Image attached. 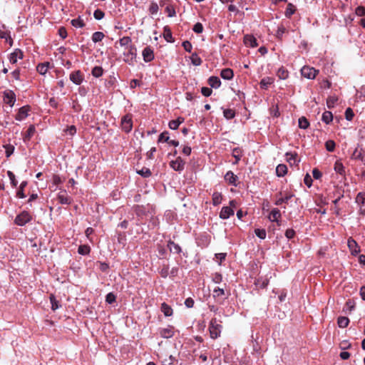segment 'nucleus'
I'll use <instances>...</instances> for the list:
<instances>
[{
    "instance_id": "a18cd8bd",
    "label": "nucleus",
    "mask_w": 365,
    "mask_h": 365,
    "mask_svg": "<svg viewBox=\"0 0 365 365\" xmlns=\"http://www.w3.org/2000/svg\"><path fill=\"white\" fill-rule=\"evenodd\" d=\"M336 143L332 140H329L325 143V148L327 151L333 152L335 150Z\"/></svg>"
},
{
    "instance_id": "2eb2a0df",
    "label": "nucleus",
    "mask_w": 365,
    "mask_h": 365,
    "mask_svg": "<svg viewBox=\"0 0 365 365\" xmlns=\"http://www.w3.org/2000/svg\"><path fill=\"white\" fill-rule=\"evenodd\" d=\"M244 42L246 46L252 48L257 47L258 46L257 39L252 35H245L244 37Z\"/></svg>"
},
{
    "instance_id": "cd10ccee",
    "label": "nucleus",
    "mask_w": 365,
    "mask_h": 365,
    "mask_svg": "<svg viewBox=\"0 0 365 365\" xmlns=\"http://www.w3.org/2000/svg\"><path fill=\"white\" fill-rule=\"evenodd\" d=\"M49 64L50 63L48 62H46V63H39L37 66V67H36L37 71L40 74L44 75L47 72V71H48Z\"/></svg>"
},
{
    "instance_id": "338daca9",
    "label": "nucleus",
    "mask_w": 365,
    "mask_h": 365,
    "mask_svg": "<svg viewBox=\"0 0 365 365\" xmlns=\"http://www.w3.org/2000/svg\"><path fill=\"white\" fill-rule=\"evenodd\" d=\"M346 307L347 309L351 312L355 309V303L353 300L349 299L346 302Z\"/></svg>"
},
{
    "instance_id": "0eeeda50",
    "label": "nucleus",
    "mask_w": 365,
    "mask_h": 365,
    "mask_svg": "<svg viewBox=\"0 0 365 365\" xmlns=\"http://www.w3.org/2000/svg\"><path fill=\"white\" fill-rule=\"evenodd\" d=\"M4 101L12 107L16 102V95L12 91H5L4 93Z\"/></svg>"
},
{
    "instance_id": "37998d69",
    "label": "nucleus",
    "mask_w": 365,
    "mask_h": 365,
    "mask_svg": "<svg viewBox=\"0 0 365 365\" xmlns=\"http://www.w3.org/2000/svg\"><path fill=\"white\" fill-rule=\"evenodd\" d=\"M5 148V153L6 158H9L14 152L15 148L11 144H6L4 145Z\"/></svg>"
},
{
    "instance_id": "e2e57ef3",
    "label": "nucleus",
    "mask_w": 365,
    "mask_h": 365,
    "mask_svg": "<svg viewBox=\"0 0 365 365\" xmlns=\"http://www.w3.org/2000/svg\"><path fill=\"white\" fill-rule=\"evenodd\" d=\"M355 14L359 16H365V7L359 6L356 8Z\"/></svg>"
},
{
    "instance_id": "c03bdc74",
    "label": "nucleus",
    "mask_w": 365,
    "mask_h": 365,
    "mask_svg": "<svg viewBox=\"0 0 365 365\" xmlns=\"http://www.w3.org/2000/svg\"><path fill=\"white\" fill-rule=\"evenodd\" d=\"M192 63L195 66H200L201 65L202 61L200 58V57L197 53H192L190 57Z\"/></svg>"
},
{
    "instance_id": "ddd939ff",
    "label": "nucleus",
    "mask_w": 365,
    "mask_h": 365,
    "mask_svg": "<svg viewBox=\"0 0 365 365\" xmlns=\"http://www.w3.org/2000/svg\"><path fill=\"white\" fill-rule=\"evenodd\" d=\"M57 199L62 205H69L72 202L71 198L67 195L66 190L60 192L58 195Z\"/></svg>"
},
{
    "instance_id": "412c9836",
    "label": "nucleus",
    "mask_w": 365,
    "mask_h": 365,
    "mask_svg": "<svg viewBox=\"0 0 365 365\" xmlns=\"http://www.w3.org/2000/svg\"><path fill=\"white\" fill-rule=\"evenodd\" d=\"M220 76L225 80H231L234 76L233 71L231 68H224L221 71Z\"/></svg>"
},
{
    "instance_id": "5fc2aeb1",
    "label": "nucleus",
    "mask_w": 365,
    "mask_h": 365,
    "mask_svg": "<svg viewBox=\"0 0 365 365\" xmlns=\"http://www.w3.org/2000/svg\"><path fill=\"white\" fill-rule=\"evenodd\" d=\"M158 5L157 3L155 2H152L149 6V12L151 14H156L158 11Z\"/></svg>"
},
{
    "instance_id": "49530a36",
    "label": "nucleus",
    "mask_w": 365,
    "mask_h": 365,
    "mask_svg": "<svg viewBox=\"0 0 365 365\" xmlns=\"http://www.w3.org/2000/svg\"><path fill=\"white\" fill-rule=\"evenodd\" d=\"M131 38L129 36H123L119 40V43L121 46L128 47L131 43Z\"/></svg>"
},
{
    "instance_id": "4be33fe9",
    "label": "nucleus",
    "mask_w": 365,
    "mask_h": 365,
    "mask_svg": "<svg viewBox=\"0 0 365 365\" xmlns=\"http://www.w3.org/2000/svg\"><path fill=\"white\" fill-rule=\"evenodd\" d=\"M36 132V128H35V126L34 125H31L26 133H25V135H24V142H26V141H29L31 140V138H32V136L34 135Z\"/></svg>"
},
{
    "instance_id": "c756f323",
    "label": "nucleus",
    "mask_w": 365,
    "mask_h": 365,
    "mask_svg": "<svg viewBox=\"0 0 365 365\" xmlns=\"http://www.w3.org/2000/svg\"><path fill=\"white\" fill-rule=\"evenodd\" d=\"M322 120L326 124H329L333 120L332 113L330 111H324L322 114Z\"/></svg>"
},
{
    "instance_id": "bb28decb",
    "label": "nucleus",
    "mask_w": 365,
    "mask_h": 365,
    "mask_svg": "<svg viewBox=\"0 0 365 365\" xmlns=\"http://www.w3.org/2000/svg\"><path fill=\"white\" fill-rule=\"evenodd\" d=\"M293 197V195L291 193H286L284 197H282L278 198L276 202V205H281L282 203H287L288 201Z\"/></svg>"
},
{
    "instance_id": "13d9d810",
    "label": "nucleus",
    "mask_w": 365,
    "mask_h": 365,
    "mask_svg": "<svg viewBox=\"0 0 365 365\" xmlns=\"http://www.w3.org/2000/svg\"><path fill=\"white\" fill-rule=\"evenodd\" d=\"M354 113L351 108H347L345 110V117L347 120H351L354 118Z\"/></svg>"
},
{
    "instance_id": "f3484780",
    "label": "nucleus",
    "mask_w": 365,
    "mask_h": 365,
    "mask_svg": "<svg viewBox=\"0 0 365 365\" xmlns=\"http://www.w3.org/2000/svg\"><path fill=\"white\" fill-rule=\"evenodd\" d=\"M160 310L165 317H170L173 314L172 307L165 302H163L160 306Z\"/></svg>"
},
{
    "instance_id": "f8f14e48",
    "label": "nucleus",
    "mask_w": 365,
    "mask_h": 365,
    "mask_svg": "<svg viewBox=\"0 0 365 365\" xmlns=\"http://www.w3.org/2000/svg\"><path fill=\"white\" fill-rule=\"evenodd\" d=\"M30 110H31V108L29 106H25L20 108L19 109L17 114L16 115V117H15L16 120L21 121V120L25 119L28 116L29 112L30 111Z\"/></svg>"
},
{
    "instance_id": "09e8293b",
    "label": "nucleus",
    "mask_w": 365,
    "mask_h": 365,
    "mask_svg": "<svg viewBox=\"0 0 365 365\" xmlns=\"http://www.w3.org/2000/svg\"><path fill=\"white\" fill-rule=\"evenodd\" d=\"M128 49L127 53H124L125 56L129 57L130 56V58H133L134 56H135L136 48L133 45H130L126 48Z\"/></svg>"
},
{
    "instance_id": "e433bc0d",
    "label": "nucleus",
    "mask_w": 365,
    "mask_h": 365,
    "mask_svg": "<svg viewBox=\"0 0 365 365\" xmlns=\"http://www.w3.org/2000/svg\"><path fill=\"white\" fill-rule=\"evenodd\" d=\"M92 75L96 78L101 77L103 73V69L101 66H95L91 71Z\"/></svg>"
},
{
    "instance_id": "72a5a7b5",
    "label": "nucleus",
    "mask_w": 365,
    "mask_h": 365,
    "mask_svg": "<svg viewBox=\"0 0 365 365\" xmlns=\"http://www.w3.org/2000/svg\"><path fill=\"white\" fill-rule=\"evenodd\" d=\"M71 23L74 27L83 28L85 26V23L81 17L72 19Z\"/></svg>"
},
{
    "instance_id": "680f3d73",
    "label": "nucleus",
    "mask_w": 365,
    "mask_h": 365,
    "mask_svg": "<svg viewBox=\"0 0 365 365\" xmlns=\"http://www.w3.org/2000/svg\"><path fill=\"white\" fill-rule=\"evenodd\" d=\"M192 30L197 34H201L203 31V26L201 23L197 22L194 25Z\"/></svg>"
},
{
    "instance_id": "de8ad7c7",
    "label": "nucleus",
    "mask_w": 365,
    "mask_h": 365,
    "mask_svg": "<svg viewBox=\"0 0 365 365\" xmlns=\"http://www.w3.org/2000/svg\"><path fill=\"white\" fill-rule=\"evenodd\" d=\"M338 101V98L335 96H329L327 100V105L329 108H331L334 106V104Z\"/></svg>"
},
{
    "instance_id": "20e7f679",
    "label": "nucleus",
    "mask_w": 365,
    "mask_h": 365,
    "mask_svg": "<svg viewBox=\"0 0 365 365\" xmlns=\"http://www.w3.org/2000/svg\"><path fill=\"white\" fill-rule=\"evenodd\" d=\"M158 333L163 339H170L175 334V327L173 325L168 324L167 327L158 328Z\"/></svg>"
},
{
    "instance_id": "a211bd4d",
    "label": "nucleus",
    "mask_w": 365,
    "mask_h": 365,
    "mask_svg": "<svg viewBox=\"0 0 365 365\" xmlns=\"http://www.w3.org/2000/svg\"><path fill=\"white\" fill-rule=\"evenodd\" d=\"M163 37L166 41L173 43L175 41V39L173 37L171 29L168 26H165L163 28Z\"/></svg>"
},
{
    "instance_id": "774afa93",
    "label": "nucleus",
    "mask_w": 365,
    "mask_h": 365,
    "mask_svg": "<svg viewBox=\"0 0 365 365\" xmlns=\"http://www.w3.org/2000/svg\"><path fill=\"white\" fill-rule=\"evenodd\" d=\"M58 35L63 38H66L67 36V31L65 27H60L58 30Z\"/></svg>"
},
{
    "instance_id": "864d4df0",
    "label": "nucleus",
    "mask_w": 365,
    "mask_h": 365,
    "mask_svg": "<svg viewBox=\"0 0 365 365\" xmlns=\"http://www.w3.org/2000/svg\"><path fill=\"white\" fill-rule=\"evenodd\" d=\"M212 279L215 284H220L222 281V275L219 272H215L212 274Z\"/></svg>"
},
{
    "instance_id": "6e6d98bb",
    "label": "nucleus",
    "mask_w": 365,
    "mask_h": 365,
    "mask_svg": "<svg viewBox=\"0 0 365 365\" xmlns=\"http://www.w3.org/2000/svg\"><path fill=\"white\" fill-rule=\"evenodd\" d=\"M169 140H170V138L168 136V131H164L160 135H159V138H158V142H169Z\"/></svg>"
},
{
    "instance_id": "58836bf2",
    "label": "nucleus",
    "mask_w": 365,
    "mask_h": 365,
    "mask_svg": "<svg viewBox=\"0 0 365 365\" xmlns=\"http://www.w3.org/2000/svg\"><path fill=\"white\" fill-rule=\"evenodd\" d=\"M116 301V296L113 292H109L106 295V302L112 304Z\"/></svg>"
},
{
    "instance_id": "4d7b16f0",
    "label": "nucleus",
    "mask_w": 365,
    "mask_h": 365,
    "mask_svg": "<svg viewBox=\"0 0 365 365\" xmlns=\"http://www.w3.org/2000/svg\"><path fill=\"white\" fill-rule=\"evenodd\" d=\"M7 175L9 178V180H11V184L13 187H16L17 185V180H16L15 175L11 171L7 172Z\"/></svg>"
},
{
    "instance_id": "9b49d317",
    "label": "nucleus",
    "mask_w": 365,
    "mask_h": 365,
    "mask_svg": "<svg viewBox=\"0 0 365 365\" xmlns=\"http://www.w3.org/2000/svg\"><path fill=\"white\" fill-rule=\"evenodd\" d=\"M351 158L361 160L365 165V151L358 146L352 153Z\"/></svg>"
},
{
    "instance_id": "69168bd1",
    "label": "nucleus",
    "mask_w": 365,
    "mask_h": 365,
    "mask_svg": "<svg viewBox=\"0 0 365 365\" xmlns=\"http://www.w3.org/2000/svg\"><path fill=\"white\" fill-rule=\"evenodd\" d=\"M287 157V161L289 163H292V161L294 163L296 162V158L297 156V153H287L286 154Z\"/></svg>"
},
{
    "instance_id": "603ef678",
    "label": "nucleus",
    "mask_w": 365,
    "mask_h": 365,
    "mask_svg": "<svg viewBox=\"0 0 365 365\" xmlns=\"http://www.w3.org/2000/svg\"><path fill=\"white\" fill-rule=\"evenodd\" d=\"M93 16L96 20H101L102 19L104 18L105 13L102 10L98 9L95 10V11L93 13Z\"/></svg>"
},
{
    "instance_id": "3c124183",
    "label": "nucleus",
    "mask_w": 365,
    "mask_h": 365,
    "mask_svg": "<svg viewBox=\"0 0 365 365\" xmlns=\"http://www.w3.org/2000/svg\"><path fill=\"white\" fill-rule=\"evenodd\" d=\"M347 245L350 250V251H357L356 250V247H357V243L356 242L355 240H354L353 239L351 238H349L347 241Z\"/></svg>"
},
{
    "instance_id": "7ed1b4c3",
    "label": "nucleus",
    "mask_w": 365,
    "mask_h": 365,
    "mask_svg": "<svg viewBox=\"0 0 365 365\" xmlns=\"http://www.w3.org/2000/svg\"><path fill=\"white\" fill-rule=\"evenodd\" d=\"M31 220L32 217L29 212L27 211H23L16 217L14 222L19 226H24Z\"/></svg>"
},
{
    "instance_id": "5701e85b",
    "label": "nucleus",
    "mask_w": 365,
    "mask_h": 365,
    "mask_svg": "<svg viewBox=\"0 0 365 365\" xmlns=\"http://www.w3.org/2000/svg\"><path fill=\"white\" fill-rule=\"evenodd\" d=\"M287 173V167L284 164H279L276 168V174L278 177H283Z\"/></svg>"
},
{
    "instance_id": "c9c22d12",
    "label": "nucleus",
    "mask_w": 365,
    "mask_h": 365,
    "mask_svg": "<svg viewBox=\"0 0 365 365\" xmlns=\"http://www.w3.org/2000/svg\"><path fill=\"white\" fill-rule=\"evenodd\" d=\"M295 11V6L292 4H288L285 11L286 17L290 18L294 14Z\"/></svg>"
},
{
    "instance_id": "dca6fc26",
    "label": "nucleus",
    "mask_w": 365,
    "mask_h": 365,
    "mask_svg": "<svg viewBox=\"0 0 365 365\" xmlns=\"http://www.w3.org/2000/svg\"><path fill=\"white\" fill-rule=\"evenodd\" d=\"M225 180L232 185L236 186V181L237 180V176L233 173L232 171H228L225 175Z\"/></svg>"
},
{
    "instance_id": "ea45409f",
    "label": "nucleus",
    "mask_w": 365,
    "mask_h": 365,
    "mask_svg": "<svg viewBox=\"0 0 365 365\" xmlns=\"http://www.w3.org/2000/svg\"><path fill=\"white\" fill-rule=\"evenodd\" d=\"M309 123L305 117L302 116L299 118V127L300 128L306 129L309 127Z\"/></svg>"
},
{
    "instance_id": "2f4dec72",
    "label": "nucleus",
    "mask_w": 365,
    "mask_h": 365,
    "mask_svg": "<svg viewBox=\"0 0 365 365\" xmlns=\"http://www.w3.org/2000/svg\"><path fill=\"white\" fill-rule=\"evenodd\" d=\"M104 37H105V35L103 32L96 31V32L93 33L92 35V41L94 43H97V42L101 41Z\"/></svg>"
},
{
    "instance_id": "c85d7f7f",
    "label": "nucleus",
    "mask_w": 365,
    "mask_h": 365,
    "mask_svg": "<svg viewBox=\"0 0 365 365\" xmlns=\"http://www.w3.org/2000/svg\"><path fill=\"white\" fill-rule=\"evenodd\" d=\"M222 199V194L219 192H214L212 194V204L216 206L221 203Z\"/></svg>"
},
{
    "instance_id": "8fccbe9b",
    "label": "nucleus",
    "mask_w": 365,
    "mask_h": 365,
    "mask_svg": "<svg viewBox=\"0 0 365 365\" xmlns=\"http://www.w3.org/2000/svg\"><path fill=\"white\" fill-rule=\"evenodd\" d=\"M137 173L144 178H148L152 175L150 169L147 168H143L140 170L137 171Z\"/></svg>"
},
{
    "instance_id": "423d86ee",
    "label": "nucleus",
    "mask_w": 365,
    "mask_h": 365,
    "mask_svg": "<svg viewBox=\"0 0 365 365\" xmlns=\"http://www.w3.org/2000/svg\"><path fill=\"white\" fill-rule=\"evenodd\" d=\"M70 80L76 85H80L84 79V76L80 70L75 71L71 73Z\"/></svg>"
},
{
    "instance_id": "b1692460",
    "label": "nucleus",
    "mask_w": 365,
    "mask_h": 365,
    "mask_svg": "<svg viewBox=\"0 0 365 365\" xmlns=\"http://www.w3.org/2000/svg\"><path fill=\"white\" fill-rule=\"evenodd\" d=\"M334 169L336 173L340 174L341 175H345V168L343 165L342 163L339 160H336L334 163Z\"/></svg>"
},
{
    "instance_id": "7c9ffc66",
    "label": "nucleus",
    "mask_w": 365,
    "mask_h": 365,
    "mask_svg": "<svg viewBox=\"0 0 365 365\" xmlns=\"http://www.w3.org/2000/svg\"><path fill=\"white\" fill-rule=\"evenodd\" d=\"M277 75L280 79L284 80L288 78L289 72L284 67H281L278 69Z\"/></svg>"
},
{
    "instance_id": "a878e982",
    "label": "nucleus",
    "mask_w": 365,
    "mask_h": 365,
    "mask_svg": "<svg viewBox=\"0 0 365 365\" xmlns=\"http://www.w3.org/2000/svg\"><path fill=\"white\" fill-rule=\"evenodd\" d=\"M50 302L51 304V309L55 311L61 307L60 302L56 299L54 294H51L49 297Z\"/></svg>"
},
{
    "instance_id": "1a4fd4ad",
    "label": "nucleus",
    "mask_w": 365,
    "mask_h": 365,
    "mask_svg": "<svg viewBox=\"0 0 365 365\" xmlns=\"http://www.w3.org/2000/svg\"><path fill=\"white\" fill-rule=\"evenodd\" d=\"M142 56L145 62H150L154 59V51L150 46H146L142 52Z\"/></svg>"
},
{
    "instance_id": "393cba45",
    "label": "nucleus",
    "mask_w": 365,
    "mask_h": 365,
    "mask_svg": "<svg viewBox=\"0 0 365 365\" xmlns=\"http://www.w3.org/2000/svg\"><path fill=\"white\" fill-rule=\"evenodd\" d=\"M349 323V319L346 317H339L337 319V324L340 328H346Z\"/></svg>"
},
{
    "instance_id": "4468645a",
    "label": "nucleus",
    "mask_w": 365,
    "mask_h": 365,
    "mask_svg": "<svg viewBox=\"0 0 365 365\" xmlns=\"http://www.w3.org/2000/svg\"><path fill=\"white\" fill-rule=\"evenodd\" d=\"M234 215V210L232 207L225 206L222 208L220 212V217L222 219H227L231 215Z\"/></svg>"
},
{
    "instance_id": "4c0bfd02",
    "label": "nucleus",
    "mask_w": 365,
    "mask_h": 365,
    "mask_svg": "<svg viewBox=\"0 0 365 365\" xmlns=\"http://www.w3.org/2000/svg\"><path fill=\"white\" fill-rule=\"evenodd\" d=\"M356 202L360 205H365V192H360L356 197Z\"/></svg>"
},
{
    "instance_id": "a19ab883",
    "label": "nucleus",
    "mask_w": 365,
    "mask_h": 365,
    "mask_svg": "<svg viewBox=\"0 0 365 365\" xmlns=\"http://www.w3.org/2000/svg\"><path fill=\"white\" fill-rule=\"evenodd\" d=\"M281 217V213L279 210L277 208H274L270 212V218L272 217V221H277L278 219Z\"/></svg>"
},
{
    "instance_id": "473e14b6",
    "label": "nucleus",
    "mask_w": 365,
    "mask_h": 365,
    "mask_svg": "<svg viewBox=\"0 0 365 365\" xmlns=\"http://www.w3.org/2000/svg\"><path fill=\"white\" fill-rule=\"evenodd\" d=\"M272 83L273 79L272 78L267 77L262 78L259 83V85L262 88L266 89L268 86L271 85Z\"/></svg>"
},
{
    "instance_id": "f03ea898",
    "label": "nucleus",
    "mask_w": 365,
    "mask_h": 365,
    "mask_svg": "<svg viewBox=\"0 0 365 365\" xmlns=\"http://www.w3.org/2000/svg\"><path fill=\"white\" fill-rule=\"evenodd\" d=\"M121 128L125 133H129L133 128V115L128 113L121 118Z\"/></svg>"
},
{
    "instance_id": "6ab92c4d",
    "label": "nucleus",
    "mask_w": 365,
    "mask_h": 365,
    "mask_svg": "<svg viewBox=\"0 0 365 365\" xmlns=\"http://www.w3.org/2000/svg\"><path fill=\"white\" fill-rule=\"evenodd\" d=\"M254 284L260 289H264L269 284V279L267 278L259 277L255 279Z\"/></svg>"
},
{
    "instance_id": "f704fd0d",
    "label": "nucleus",
    "mask_w": 365,
    "mask_h": 365,
    "mask_svg": "<svg viewBox=\"0 0 365 365\" xmlns=\"http://www.w3.org/2000/svg\"><path fill=\"white\" fill-rule=\"evenodd\" d=\"M27 185V182L26 181H23L20 186H19V190L17 191V193H16V195L19 198H24L26 197V195L24 194V187Z\"/></svg>"
},
{
    "instance_id": "79ce46f5",
    "label": "nucleus",
    "mask_w": 365,
    "mask_h": 365,
    "mask_svg": "<svg viewBox=\"0 0 365 365\" xmlns=\"http://www.w3.org/2000/svg\"><path fill=\"white\" fill-rule=\"evenodd\" d=\"M223 115L225 118L230 120L232 119L235 116V112L232 109H225L223 111Z\"/></svg>"
},
{
    "instance_id": "9d476101",
    "label": "nucleus",
    "mask_w": 365,
    "mask_h": 365,
    "mask_svg": "<svg viewBox=\"0 0 365 365\" xmlns=\"http://www.w3.org/2000/svg\"><path fill=\"white\" fill-rule=\"evenodd\" d=\"M24 58V53L19 48H16L12 53H11L9 56V62L12 64H14L17 62L18 59H22Z\"/></svg>"
},
{
    "instance_id": "aec40b11",
    "label": "nucleus",
    "mask_w": 365,
    "mask_h": 365,
    "mask_svg": "<svg viewBox=\"0 0 365 365\" xmlns=\"http://www.w3.org/2000/svg\"><path fill=\"white\" fill-rule=\"evenodd\" d=\"M207 82H208V84L212 88H217L221 85V81H220V78L217 76H210L208 78Z\"/></svg>"
},
{
    "instance_id": "f257e3e1",
    "label": "nucleus",
    "mask_w": 365,
    "mask_h": 365,
    "mask_svg": "<svg viewBox=\"0 0 365 365\" xmlns=\"http://www.w3.org/2000/svg\"><path fill=\"white\" fill-rule=\"evenodd\" d=\"M222 328V325L217 323L215 318L212 319L209 324L210 337L213 339L218 338L220 336Z\"/></svg>"
},
{
    "instance_id": "39448f33",
    "label": "nucleus",
    "mask_w": 365,
    "mask_h": 365,
    "mask_svg": "<svg viewBox=\"0 0 365 365\" xmlns=\"http://www.w3.org/2000/svg\"><path fill=\"white\" fill-rule=\"evenodd\" d=\"M318 73L319 71L309 66H304L301 69L302 76L309 79H314Z\"/></svg>"
},
{
    "instance_id": "0e129e2a",
    "label": "nucleus",
    "mask_w": 365,
    "mask_h": 365,
    "mask_svg": "<svg viewBox=\"0 0 365 365\" xmlns=\"http://www.w3.org/2000/svg\"><path fill=\"white\" fill-rule=\"evenodd\" d=\"M202 94L205 97H209L212 93V90L208 87H202L201 88Z\"/></svg>"
},
{
    "instance_id": "052dcab7",
    "label": "nucleus",
    "mask_w": 365,
    "mask_h": 365,
    "mask_svg": "<svg viewBox=\"0 0 365 365\" xmlns=\"http://www.w3.org/2000/svg\"><path fill=\"white\" fill-rule=\"evenodd\" d=\"M227 253L226 252H216L215 253V258L219 261V264L220 265L222 264V262L225 260L226 257Z\"/></svg>"
},
{
    "instance_id": "6e6552de",
    "label": "nucleus",
    "mask_w": 365,
    "mask_h": 365,
    "mask_svg": "<svg viewBox=\"0 0 365 365\" xmlns=\"http://www.w3.org/2000/svg\"><path fill=\"white\" fill-rule=\"evenodd\" d=\"M185 162L180 158L178 157L175 160L170 163V167L176 171H182L184 169Z\"/></svg>"
},
{
    "instance_id": "bf43d9fd",
    "label": "nucleus",
    "mask_w": 365,
    "mask_h": 365,
    "mask_svg": "<svg viewBox=\"0 0 365 365\" xmlns=\"http://www.w3.org/2000/svg\"><path fill=\"white\" fill-rule=\"evenodd\" d=\"M255 233L260 239H264L266 237V231L264 229H255Z\"/></svg>"
}]
</instances>
